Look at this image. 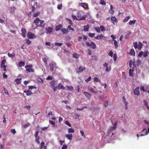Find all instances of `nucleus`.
Returning <instances> with one entry per match:
<instances>
[{"instance_id":"2eb2a0df","label":"nucleus","mask_w":149,"mask_h":149,"mask_svg":"<svg viewBox=\"0 0 149 149\" xmlns=\"http://www.w3.org/2000/svg\"><path fill=\"white\" fill-rule=\"evenodd\" d=\"M65 87H64V86L61 83H60L58 85V89L59 90L61 89L65 90Z\"/></svg>"},{"instance_id":"c03bdc74","label":"nucleus","mask_w":149,"mask_h":149,"mask_svg":"<svg viewBox=\"0 0 149 149\" xmlns=\"http://www.w3.org/2000/svg\"><path fill=\"white\" fill-rule=\"evenodd\" d=\"M122 99L123 101L124 102L125 104H128V102L127 101H126V99L124 96L123 97Z\"/></svg>"},{"instance_id":"5fc2aeb1","label":"nucleus","mask_w":149,"mask_h":149,"mask_svg":"<svg viewBox=\"0 0 149 149\" xmlns=\"http://www.w3.org/2000/svg\"><path fill=\"white\" fill-rule=\"evenodd\" d=\"M91 76L89 77L87 79L85 80L86 82H88L90 81L91 79Z\"/></svg>"},{"instance_id":"4be33fe9","label":"nucleus","mask_w":149,"mask_h":149,"mask_svg":"<svg viewBox=\"0 0 149 149\" xmlns=\"http://www.w3.org/2000/svg\"><path fill=\"white\" fill-rule=\"evenodd\" d=\"M84 30L86 31H87L88 30V29L89 28V26L88 25H85L84 26Z\"/></svg>"},{"instance_id":"09e8293b","label":"nucleus","mask_w":149,"mask_h":149,"mask_svg":"<svg viewBox=\"0 0 149 149\" xmlns=\"http://www.w3.org/2000/svg\"><path fill=\"white\" fill-rule=\"evenodd\" d=\"M67 87L69 91H71L73 89V87L71 86H67Z\"/></svg>"},{"instance_id":"e433bc0d","label":"nucleus","mask_w":149,"mask_h":149,"mask_svg":"<svg viewBox=\"0 0 149 149\" xmlns=\"http://www.w3.org/2000/svg\"><path fill=\"white\" fill-rule=\"evenodd\" d=\"M44 145L45 143L44 142H42L41 143L40 147V149H42L43 148L44 146H45Z\"/></svg>"},{"instance_id":"ddd939ff","label":"nucleus","mask_w":149,"mask_h":149,"mask_svg":"<svg viewBox=\"0 0 149 149\" xmlns=\"http://www.w3.org/2000/svg\"><path fill=\"white\" fill-rule=\"evenodd\" d=\"M90 46H91L93 49H95L96 47L95 44L93 42H91L90 43Z\"/></svg>"},{"instance_id":"bb28decb","label":"nucleus","mask_w":149,"mask_h":149,"mask_svg":"<svg viewBox=\"0 0 149 149\" xmlns=\"http://www.w3.org/2000/svg\"><path fill=\"white\" fill-rule=\"evenodd\" d=\"M8 56L12 58H13L15 56V54L13 52L11 54H10V53H9L8 54Z\"/></svg>"},{"instance_id":"5701e85b","label":"nucleus","mask_w":149,"mask_h":149,"mask_svg":"<svg viewBox=\"0 0 149 149\" xmlns=\"http://www.w3.org/2000/svg\"><path fill=\"white\" fill-rule=\"evenodd\" d=\"M67 29L68 30V31L69 30L70 32H71L74 31V29L71 27V26L70 25H69L68 26Z\"/></svg>"},{"instance_id":"f3484780","label":"nucleus","mask_w":149,"mask_h":149,"mask_svg":"<svg viewBox=\"0 0 149 149\" xmlns=\"http://www.w3.org/2000/svg\"><path fill=\"white\" fill-rule=\"evenodd\" d=\"M49 65L51 71H53L54 68L55 67V66L54 64H53L52 63H50Z\"/></svg>"},{"instance_id":"b1692460","label":"nucleus","mask_w":149,"mask_h":149,"mask_svg":"<svg viewBox=\"0 0 149 149\" xmlns=\"http://www.w3.org/2000/svg\"><path fill=\"white\" fill-rule=\"evenodd\" d=\"M130 54L132 56H135V52L134 50L133 49H130Z\"/></svg>"},{"instance_id":"e2e57ef3","label":"nucleus","mask_w":149,"mask_h":149,"mask_svg":"<svg viewBox=\"0 0 149 149\" xmlns=\"http://www.w3.org/2000/svg\"><path fill=\"white\" fill-rule=\"evenodd\" d=\"M140 90H141L143 91V92H145V88H144V86H141V88H140Z\"/></svg>"},{"instance_id":"dca6fc26","label":"nucleus","mask_w":149,"mask_h":149,"mask_svg":"<svg viewBox=\"0 0 149 149\" xmlns=\"http://www.w3.org/2000/svg\"><path fill=\"white\" fill-rule=\"evenodd\" d=\"M84 94L86 97H87L90 98L91 96V94L87 92H84Z\"/></svg>"},{"instance_id":"680f3d73","label":"nucleus","mask_w":149,"mask_h":149,"mask_svg":"<svg viewBox=\"0 0 149 149\" xmlns=\"http://www.w3.org/2000/svg\"><path fill=\"white\" fill-rule=\"evenodd\" d=\"M109 55L111 57L113 56V52L112 51L110 50L109 51Z\"/></svg>"},{"instance_id":"a211bd4d","label":"nucleus","mask_w":149,"mask_h":149,"mask_svg":"<svg viewBox=\"0 0 149 149\" xmlns=\"http://www.w3.org/2000/svg\"><path fill=\"white\" fill-rule=\"evenodd\" d=\"M24 92L26 93L27 96H29L33 94L30 90L24 91Z\"/></svg>"},{"instance_id":"c756f323","label":"nucleus","mask_w":149,"mask_h":149,"mask_svg":"<svg viewBox=\"0 0 149 149\" xmlns=\"http://www.w3.org/2000/svg\"><path fill=\"white\" fill-rule=\"evenodd\" d=\"M16 8L15 7H12L10 8V12L11 13H13L16 9Z\"/></svg>"},{"instance_id":"0eeeda50","label":"nucleus","mask_w":149,"mask_h":149,"mask_svg":"<svg viewBox=\"0 0 149 149\" xmlns=\"http://www.w3.org/2000/svg\"><path fill=\"white\" fill-rule=\"evenodd\" d=\"M34 36V34L30 32H29L27 34V37L29 39H32L33 38Z\"/></svg>"},{"instance_id":"052dcab7","label":"nucleus","mask_w":149,"mask_h":149,"mask_svg":"<svg viewBox=\"0 0 149 149\" xmlns=\"http://www.w3.org/2000/svg\"><path fill=\"white\" fill-rule=\"evenodd\" d=\"M94 81L96 82H97L98 81L100 82V80H99L98 79L97 77H95L94 78Z\"/></svg>"},{"instance_id":"8fccbe9b","label":"nucleus","mask_w":149,"mask_h":149,"mask_svg":"<svg viewBox=\"0 0 149 149\" xmlns=\"http://www.w3.org/2000/svg\"><path fill=\"white\" fill-rule=\"evenodd\" d=\"M55 45L58 46H61L63 44L61 43H55Z\"/></svg>"},{"instance_id":"473e14b6","label":"nucleus","mask_w":149,"mask_h":149,"mask_svg":"<svg viewBox=\"0 0 149 149\" xmlns=\"http://www.w3.org/2000/svg\"><path fill=\"white\" fill-rule=\"evenodd\" d=\"M133 46L135 49L138 48L137 42H135L133 43Z\"/></svg>"},{"instance_id":"2f4dec72","label":"nucleus","mask_w":149,"mask_h":149,"mask_svg":"<svg viewBox=\"0 0 149 149\" xmlns=\"http://www.w3.org/2000/svg\"><path fill=\"white\" fill-rule=\"evenodd\" d=\"M134 71V70L133 69L132 70L131 69H130L129 70V76H132V73Z\"/></svg>"},{"instance_id":"774afa93","label":"nucleus","mask_w":149,"mask_h":149,"mask_svg":"<svg viewBox=\"0 0 149 149\" xmlns=\"http://www.w3.org/2000/svg\"><path fill=\"white\" fill-rule=\"evenodd\" d=\"M108 101H106L105 103H104V106L105 107H107V105L108 104Z\"/></svg>"},{"instance_id":"de8ad7c7","label":"nucleus","mask_w":149,"mask_h":149,"mask_svg":"<svg viewBox=\"0 0 149 149\" xmlns=\"http://www.w3.org/2000/svg\"><path fill=\"white\" fill-rule=\"evenodd\" d=\"M100 3L102 5H105L106 4V3L104 1V0H100Z\"/></svg>"},{"instance_id":"9d476101","label":"nucleus","mask_w":149,"mask_h":149,"mask_svg":"<svg viewBox=\"0 0 149 149\" xmlns=\"http://www.w3.org/2000/svg\"><path fill=\"white\" fill-rule=\"evenodd\" d=\"M62 26L61 24H60L57 26H56L55 27L56 31H58L61 30L62 29Z\"/></svg>"},{"instance_id":"4c0bfd02","label":"nucleus","mask_w":149,"mask_h":149,"mask_svg":"<svg viewBox=\"0 0 149 149\" xmlns=\"http://www.w3.org/2000/svg\"><path fill=\"white\" fill-rule=\"evenodd\" d=\"M149 52L148 51V50L146 51H145L144 53H143V55L144 57H146L147 55V54H148Z\"/></svg>"},{"instance_id":"f257e3e1","label":"nucleus","mask_w":149,"mask_h":149,"mask_svg":"<svg viewBox=\"0 0 149 149\" xmlns=\"http://www.w3.org/2000/svg\"><path fill=\"white\" fill-rule=\"evenodd\" d=\"M44 21L40 20L38 17H37L33 22L38 27L44 28L45 24L44 23Z\"/></svg>"},{"instance_id":"13d9d810","label":"nucleus","mask_w":149,"mask_h":149,"mask_svg":"<svg viewBox=\"0 0 149 149\" xmlns=\"http://www.w3.org/2000/svg\"><path fill=\"white\" fill-rule=\"evenodd\" d=\"M65 123L68 125L69 127H71V124L68 121H65Z\"/></svg>"},{"instance_id":"c85d7f7f","label":"nucleus","mask_w":149,"mask_h":149,"mask_svg":"<svg viewBox=\"0 0 149 149\" xmlns=\"http://www.w3.org/2000/svg\"><path fill=\"white\" fill-rule=\"evenodd\" d=\"M95 30L97 31V32L100 33V27H95L94 28Z\"/></svg>"},{"instance_id":"864d4df0","label":"nucleus","mask_w":149,"mask_h":149,"mask_svg":"<svg viewBox=\"0 0 149 149\" xmlns=\"http://www.w3.org/2000/svg\"><path fill=\"white\" fill-rule=\"evenodd\" d=\"M113 58L115 61H116L117 58V55L116 54H114L113 55Z\"/></svg>"},{"instance_id":"4d7b16f0","label":"nucleus","mask_w":149,"mask_h":149,"mask_svg":"<svg viewBox=\"0 0 149 149\" xmlns=\"http://www.w3.org/2000/svg\"><path fill=\"white\" fill-rule=\"evenodd\" d=\"M39 133V132L38 131H36L35 132V136L36 138H38V136Z\"/></svg>"},{"instance_id":"6e6d98bb","label":"nucleus","mask_w":149,"mask_h":149,"mask_svg":"<svg viewBox=\"0 0 149 149\" xmlns=\"http://www.w3.org/2000/svg\"><path fill=\"white\" fill-rule=\"evenodd\" d=\"M26 44L28 45L30 44L31 43V42L30 41V40L28 39H27L26 40Z\"/></svg>"},{"instance_id":"7c9ffc66","label":"nucleus","mask_w":149,"mask_h":149,"mask_svg":"<svg viewBox=\"0 0 149 149\" xmlns=\"http://www.w3.org/2000/svg\"><path fill=\"white\" fill-rule=\"evenodd\" d=\"M68 131L69 133H74V130L72 128H68Z\"/></svg>"},{"instance_id":"f8f14e48","label":"nucleus","mask_w":149,"mask_h":149,"mask_svg":"<svg viewBox=\"0 0 149 149\" xmlns=\"http://www.w3.org/2000/svg\"><path fill=\"white\" fill-rule=\"evenodd\" d=\"M65 136L66 137V138L69 140H71L72 139V138L73 136L72 134H66L65 135Z\"/></svg>"},{"instance_id":"72a5a7b5","label":"nucleus","mask_w":149,"mask_h":149,"mask_svg":"<svg viewBox=\"0 0 149 149\" xmlns=\"http://www.w3.org/2000/svg\"><path fill=\"white\" fill-rule=\"evenodd\" d=\"M40 14V12L39 11L37 12L36 13L34 14L33 15V17H36L38 16Z\"/></svg>"},{"instance_id":"9b49d317","label":"nucleus","mask_w":149,"mask_h":149,"mask_svg":"<svg viewBox=\"0 0 149 149\" xmlns=\"http://www.w3.org/2000/svg\"><path fill=\"white\" fill-rule=\"evenodd\" d=\"M22 35L24 37L26 36L25 34L26 33V29L23 28H22L21 29Z\"/></svg>"},{"instance_id":"20e7f679","label":"nucleus","mask_w":149,"mask_h":149,"mask_svg":"<svg viewBox=\"0 0 149 149\" xmlns=\"http://www.w3.org/2000/svg\"><path fill=\"white\" fill-rule=\"evenodd\" d=\"M79 5L81 6L83 8L86 9H88V6L87 3H80Z\"/></svg>"},{"instance_id":"603ef678","label":"nucleus","mask_w":149,"mask_h":149,"mask_svg":"<svg viewBox=\"0 0 149 149\" xmlns=\"http://www.w3.org/2000/svg\"><path fill=\"white\" fill-rule=\"evenodd\" d=\"M39 139H40V137L39 136L38 137V138H36V141L38 144H39L40 143V141H39Z\"/></svg>"},{"instance_id":"1a4fd4ad","label":"nucleus","mask_w":149,"mask_h":149,"mask_svg":"<svg viewBox=\"0 0 149 149\" xmlns=\"http://www.w3.org/2000/svg\"><path fill=\"white\" fill-rule=\"evenodd\" d=\"M117 123V121H115L114 123L113 127H112L110 129V132H112L113 131L115 130L116 129Z\"/></svg>"},{"instance_id":"412c9836","label":"nucleus","mask_w":149,"mask_h":149,"mask_svg":"<svg viewBox=\"0 0 149 149\" xmlns=\"http://www.w3.org/2000/svg\"><path fill=\"white\" fill-rule=\"evenodd\" d=\"M21 78L19 79L17 78L15 79V81L17 84H18L21 83Z\"/></svg>"},{"instance_id":"f704fd0d","label":"nucleus","mask_w":149,"mask_h":149,"mask_svg":"<svg viewBox=\"0 0 149 149\" xmlns=\"http://www.w3.org/2000/svg\"><path fill=\"white\" fill-rule=\"evenodd\" d=\"M114 45L115 47V48L116 49L118 47V43L116 40H114Z\"/></svg>"},{"instance_id":"49530a36","label":"nucleus","mask_w":149,"mask_h":149,"mask_svg":"<svg viewBox=\"0 0 149 149\" xmlns=\"http://www.w3.org/2000/svg\"><path fill=\"white\" fill-rule=\"evenodd\" d=\"M11 132L13 133V134H15L16 133V131L15 129H11L10 130Z\"/></svg>"},{"instance_id":"6ab92c4d","label":"nucleus","mask_w":149,"mask_h":149,"mask_svg":"<svg viewBox=\"0 0 149 149\" xmlns=\"http://www.w3.org/2000/svg\"><path fill=\"white\" fill-rule=\"evenodd\" d=\"M6 62V60L5 59H3L1 63V68H2V67H3L4 66H6V65H5Z\"/></svg>"},{"instance_id":"3c124183","label":"nucleus","mask_w":149,"mask_h":149,"mask_svg":"<svg viewBox=\"0 0 149 149\" xmlns=\"http://www.w3.org/2000/svg\"><path fill=\"white\" fill-rule=\"evenodd\" d=\"M109 13L111 15H112L114 13V10L113 9H110L109 11Z\"/></svg>"},{"instance_id":"39448f33","label":"nucleus","mask_w":149,"mask_h":149,"mask_svg":"<svg viewBox=\"0 0 149 149\" xmlns=\"http://www.w3.org/2000/svg\"><path fill=\"white\" fill-rule=\"evenodd\" d=\"M139 88L137 87L134 90V95L138 96L140 94V93L139 91Z\"/></svg>"},{"instance_id":"ea45409f","label":"nucleus","mask_w":149,"mask_h":149,"mask_svg":"<svg viewBox=\"0 0 149 149\" xmlns=\"http://www.w3.org/2000/svg\"><path fill=\"white\" fill-rule=\"evenodd\" d=\"M88 89L91 91H92L93 93H96V92L93 89V88L91 87H89Z\"/></svg>"},{"instance_id":"f03ea898","label":"nucleus","mask_w":149,"mask_h":149,"mask_svg":"<svg viewBox=\"0 0 149 149\" xmlns=\"http://www.w3.org/2000/svg\"><path fill=\"white\" fill-rule=\"evenodd\" d=\"M31 67H32V65H26L25 67V68H27L26 69V70L28 72H33V70L32 69V68H31Z\"/></svg>"},{"instance_id":"338daca9","label":"nucleus","mask_w":149,"mask_h":149,"mask_svg":"<svg viewBox=\"0 0 149 149\" xmlns=\"http://www.w3.org/2000/svg\"><path fill=\"white\" fill-rule=\"evenodd\" d=\"M6 66H4L3 67H2V68H3V70L5 72H7V70L6 69Z\"/></svg>"},{"instance_id":"4468645a","label":"nucleus","mask_w":149,"mask_h":149,"mask_svg":"<svg viewBox=\"0 0 149 149\" xmlns=\"http://www.w3.org/2000/svg\"><path fill=\"white\" fill-rule=\"evenodd\" d=\"M104 37L103 35L102 34H101L100 35L95 37L94 38L97 39L99 40L100 39L103 38Z\"/></svg>"},{"instance_id":"a878e982","label":"nucleus","mask_w":149,"mask_h":149,"mask_svg":"<svg viewBox=\"0 0 149 149\" xmlns=\"http://www.w3.org/2000/svg\"><path fill=\"white\" fill-rule=\"evenodd\" d=\"M139 45L138 46V48L139 49V50H141V48H142V47L143 46V45L142 43H141L140 42H139Z\"/></svg>"},{"instance_id":"79ce46f5","label":"nucleus","mask_w":149,"mask_h":149,"mask_svg":"<svg viewBox=\"0 0 149 149\" xmlns=\"http://www.w3.org/2000/svg\"><path fill=\"white\" fill-rule=\"evenodd\" d=\"M95 35V33H90L88 34V36L91 37H94Z\"/></svg>"},{"instance_id":"393cba45","label":"nucleus","mask_w":149,"mask_h":149,"mask_svg":"<svg viewBox=\"0 0 149 149\" xmlns=\"http://www.w3.org/2000/svg\"><path fill=\"white\" fill-rule=\"evenodd\" d=\"M130 16H128L125 18L123 20V22H127L130 19Z\"/></svg>"},{"instance_id":"37998d69","label":"nucleus","mask_w":149,"mask_h":149,"mask_svg":"<svg viewBox=\"0 0 149 149\" xmlns=\"http://www.w3.org/2000/svg\"><path fill=\"white\" fill-rule=\"evenodd\" d=\"M62 4L58 5L57 6V8L58 9L61 10L62 9Z\"/></svg>"},{"instance_id":"a18cd8bd","label":"nucleus","mask_w":149,"mask_h":149,"mask_svg":"<svg viewBox=\"0 0 149 149\" xmlns=\"http://www.w3.org/2000/svg\"><path fill=\"white\" fill-rule=\"evenodd\" d=\"M100 29H101V30L102 31H105V28L103 26H100Z\"/></svg>"},{"instance_id":"7ed1b4c3","label":"nucleus","mask_w":149,"mask_h":149,"mask_svg":"<svg viewBox=\"0 0 149 149\" xmlns=\"http://www.w3.org/2000/svg\"><path fill=\"white\" fill-rule=\"evenodd\" d=\"M53 28L50 27H48L45 29V32L47 34H50L52 32Z\"/></svg>"},{"instance_id":"cd10ccee","label":"nucleus","mask_w":149,"mask_h":149,"mask_svg":"<svg viewBox=\"0 0 149 149\" xmlns=\"http://www.w3.org/2000/svg\"><path fill=\"white\" fill-rule=\"evenodd\" d=\"M136 22V21L135 20H130L129 22V25H132L133 24H135Z\"/></svg>"},{"instance_id":"6e6552de","label":"nucleus","mask_w":149,"mask_h":149,"mask_svg":"<svg viewBox=\"0 0 149 149\" xmlns=\"http://www.w3.org/2000/svg\"><path fill=\"white\" fill-rule=\"evenodd\" d=\"M61 31L62 32L63 34H68L69 33V31L67 30L65 28L62 29L61 30Z\"/></svg>"},{"instance_id":"a19ab883","label":"nucleus","mask_w":149,"mask_h":149,"mask_svg":"<svg viewBox=\"0 0 149 149\" xmlns=\"http://www.w3.org/2000/svg\"><path fill=\"white\" fill-rule=\"evenodd\" d=\"M73 56L76 58H77L79 57V55L76 53H74L73 54Z\"/></svg>"},{"instance_id":"c9c22d12","label":"nucleus","mask_w":149,"mask_h":149,"mask_svg":"<svg viewBox=\"0 0 149 149\" xmlns=\"http://www.w3.org/2000/svg\"><path fill=\"white\" fill-rule=\"evenodd\" d=\"M87 15H84L82 17H81L79 19H78V20H85L86 19V18L87 17Z\"/></svg>"},{"instance_id":"0e129e2a","label":"nucleus","mask_w":149,"mask_h":149,"mask_svg":"<svg viewBox=\"0 0 149 149\" xmlns=\"http://www.w3.org/2000/svg\"><path fill=\"white\" fill-rule=\"evenodd\" d=\"M33 88H36V87L34 86H29V89H32Z\"/></svg>"},{"instance_id":"58836bf2","label":"nucleus","mask_w":149,"mask_h":149,"mask_svg":"<svg viewBox=\"0 0 149 149\" xmlns=\"http://www.w3.org/2000/svg\"><path fill=\"white\" fill-rule=\"evenodd\" d=\"M111 19L112 21V22H116L117 20V19L116 18L115 16L111 17Z\"/></svg>"},{"instance_id":"bf43d9fd","label":"nucleus","mask_w":149,"mask_h":149,"mask_svg":"<svg viewBox=\"0 0 149 149\" xmlns=\"http://www.w3.org/2000/svg\"><path fill=\"white\" fill-rule=\"evenodd\" d=\"M52 79V77L51 76H49L46 79L47 80H51Z\"/></svg>"},{"instance_id":"69168bd1","label":"nucleus","mask_w":149,"mask_h":149,"mask_svg":"<svg viewBox=\"0 0 149 149\" xmlns=\"http://www.w3.org/2000/svg\"><path fill=\"white\" fill-rule=\"evenodd\" d=\"M143 54V51H141L138 54V56L139 57L141 56Z\"/></svg>"},{"instance_id":"aec40b11","label":"nucleus","mask_w":149,"mask_h":149,"mask_svg":"<svg viewBox=\"0 0 149 149\" xmlns=\"http://www.w3.org/2000/svg\"><path fill=\"white\" fill-rule=\"evenodd\" d=\"M25 64V63L24 61H20L18 63L19 66L20 67L24 66Z\"/></svg>"},{"instance_id":"423d86ee","label":"nucleus","mask_w":149,"mask_h":149,"mask_svg":"<svg viewBox=\"0 0 149 149\" xmlns=\"http://www.w3.org/2000/svg\"><path fill=\"white\" fill-rule=\"evenodd\" d=\"M86 68L85 66H80L78 70H79V71L78 72H81L83 71L84 70L86 69Z\"/></svg>"}]
</instances>
